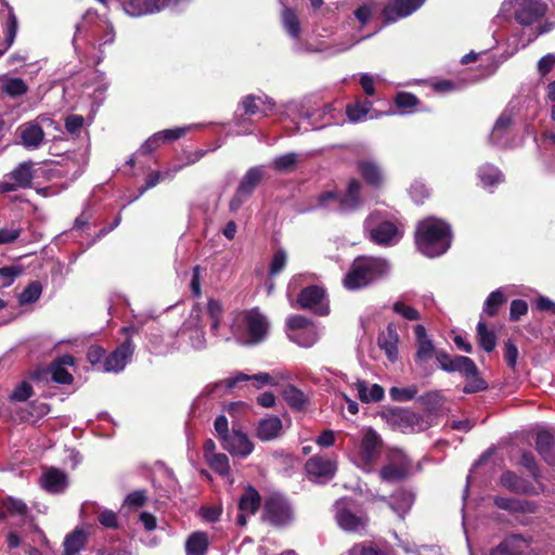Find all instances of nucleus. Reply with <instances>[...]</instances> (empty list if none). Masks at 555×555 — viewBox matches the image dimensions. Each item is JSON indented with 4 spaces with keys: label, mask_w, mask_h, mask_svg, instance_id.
I'll return each mask as SVG.
<instances>
[{
    "label": "nucleus",
    "mask_w": 555,
    "mask_h": 555,
    "mask_svg": "<svg viewBox=\"0 0 555 555\" xmlns=\"http://www.w3.org/2000/svg\"><path fill=\"white\" fill-rule=\"evenodd\" d=\"M414 241L417 249L425 256L439 257L451 246V227L441 219L426 218L417 223Z\"/></svg>",
    "instance_id": "1"
},
{
    "label": "nucleus",
    "mask_w": 555,
    "mask_h": 555,
    "mask_svg": "<svg viewBox=\"0 0 555 555\" xmlns=\"http://www.w3.org/2000/svg\"><path fill=\"white\" fill-rule=\"evenodd\" d=\"M388 266L384 259L359 256L357 257L343 280V285L348 291H358L369 286L380 279L387 272Z\"/></svg>",
    "instance_id": "2"
},
{
    "label": "nucleus",
    "mask_w": 555,
    "mask_h": 555,
    "mask_svg": "<svg viewBox=\"0 0 555 555\" xmlns=\"http://www.w3.org/2000/svg\"><path fill=\"white\" fill-rule=\"evenodd\" d=\"M443 371L448 373L457 372L465 378L466 384L463 387L465 393H476L488 389L489 385L481 376V373L473 359L465 356H455L443 365Z\"/></svg>",
    "instance_id": "3"
},
{
    "label": "nucleus",
    "mask_w": 555,
    "mask_h": 555,
    "mask_svg": "<svg viewBox=\"0 0 555 555\" xmlns=\"http://www.w3.org/2000/svg\"><path fill=\"white\" fill-rule=\"evenodd\" d=\"M263 519L275 527L288 526L294 520L288 500L279 493L269 495L263 504Z\"/></svg>",
    "instance_id": "4"
},
{
    "label": "nucleus",
    "mask_w": 555,
    "mask_h": 555,
    "mask_svg": "<svg viewBox=\"0 0 555 555\" xmlns=\"http://www.w3.org/2000/svg\"><path fill=\"white\" fill-rule=\"evenodd\" d=\"M387 422L401 433H414L425 429L423 417L408 409L392 408L385 413Z\"/></svg>",
    "instance_id": "5"
},
{
    "label": "nucleus",
    "mask_w": 555,
    "mask_h": 555,
    "mask_svg": "<svg viewBox=\"0 0 555 555\" xmlns=\"http://www.w3.org/2000/svg\"><path fill=\"white\" fill-rule=\"evenodd\" d=\"M10 181L0 182V193L14 192L17 189H29L34 180V163L31 160L18 164L10 173L5 176Z\"/></svg>",
    "instance_id": "6"
},
{
    "label": "nucleus",
    "mask_w": 555,
    "mask_h": 555,
    "mask_svg": "<svg viewBox=\"0 0 555 555\" xmlns=\"http://www.w3.org/2000/svg\"><path fill=\"white\" fill-rule=\"evenodd\" d=\"M356 170L364 184L373 191L382 190L386 184V175L382 165L371 158H362L356 162Z\"/></svg>",
    "instance_id": "7"
},
{
    "label": "nucleus",
    "mask_w": 555,
    "mask_h": 555,
    "mask_svg": "<svg viewBox=\"0 0 555 555\" xmlns=\"http://www.w3.org/2000/svg\"><path fill=\"white\" fill-rule=\"evenodd\" d=\"M547 5L542 0H515V20L524 26L532 25L545 15Z\"/></svg>",
    "instance_id": "8"
},
{
    "label": "nucleus",
    "mask_w": 555,
    "mask_h": 555,
    "mask_svg": "<svg viewBox=\"0 0 555 555\" xmlns=\"http://www.w3.org/2000/svg\"><path fill=\"white\" fill-rule=\"evenodd\" d=\"M134 352V345L130 338L118 345L103 361L101 372H120Z\"/></svg>",
    "instance_id": "9"
},
{
    "label": "nucleus",
    "mask_w": 555,
    "mask_h": 555,
    "mask_svg": "<svg viewBox=\"0 0 555 555\" xmlns=\"http://www.w3.org/2000/svg\"><path fill=\"white\" fill-rule=\"evenodd\" d=\"M325 291L318 285H310L302 288L297 297L300 308L312 310L320 315L328 313V306L323 304Z\"/></svg>",
    "instance_id": "10"
},
{
    "label": "nucleus",
    "mask_w": 555,
    "mask_h": 555,
    "mask_svg": "<svg viewBox=\"0 0 555 555\" xmlns=\"http://www.w3.org/2000/svg\"><path fill=\"white\" fill-rule=\"evenodd\" d=\"M244 324L251 344H259L264 340L269 332V323L261 312L257 309L247 311L244 315Z\"/></svg>",
    "instance_id": "11"
},
{
    "label": "nucleus",
    "mask_w": 555,
    "mask_h": 555,
    "mask_svg": "<svg viewBox=\"0 0 555 555\" xmlns=\"http://www.w3.org/2000/svg\"><path fill=\"white\" fill-rule=\"evenodd\" d=\"M426 0H390L383 9V17L387 23H393L406 17L418 10Z\"/></svg>",
    "instance_id": "12"
},
{
    "label": "nucleus",
    "mask_w": 555,
    "mask_h": 555,
    "mask_svg": "<svg viewBox=\"0 0 555 555\" xmlns=\"http://www.w3.org/2000/svg\"><path fill=\"white\" fill-rule=\"evenodd\" d=\"M402 234L392 221H382L370 230L369 240L379 246H391L399 242Z\"/></svg>",
    "instance_id": "13"
},
{
    "label": "nucleus",
    "mask_w": 555,
    "mask_h": 555,
    "mask_svg": "<svg viewBox=\"0 0 555 555\" xmlns=\"http://www.w3.org/2000/svg\"><path fill=\"white\" fill-rule=\"evenodd\" d=\"M363 184L357 178L349 179L345 194L339 198V211H353L363 205L362 199Z\"/></svg>",
    "instance_id": "14"
},
{
    "label": "nucleus",
    "mask_w": 555,
    "mask_h": 555,
    "mask_svg": "<svg viewBox=\"0 0 555 555\" xmlns=\"http://www.w3.org/2000/svg\"><path fill=\"white\" fill-rule=\"evenodd\" d=\"M75 364V358L72 354H63L54 359L48 366L51 379L60 385H70L74 376L67 371V366Z\"/></svg>",
    "instance_id": "15"
},
{
    "label": "nucleus",
    "mask_w": 555,
    "mask_h": 555,
    "mask_svg": "<svg viewBox=\"0 0 555 555\" xmlns=\"http://www.w3.org/2000/svg\"><path fill=\"white\" fill-rule=\"evenodd\" d=\"M335 519L343 530L349 532H360L365 529L367 524L366 517L357 516L341 504L336 506Z\"/></svg>",
    "instance_id": "16"
},
{
    "label": "nucleus",
    "mask_w": 555,
    "mask_h": 555,
    "mask_svg": "<svg viewBox=\"0 0 555 555\" xmlns=\"http://www.w3.org/2000/svg\"><path fill=\"white\" fill-rule=\"evenodd\" d=\"M399 334L393 322L388 323L386 330L377 337L378 347L384 350L387 359L395 362L398 359Z\"/></svg>",
    "instance_id": "17"
},
{
    "label": "nucleus",
    "mask_w": 555,
    "mask_h": 555,
    "mask_svg": "<svg viewBox=\"0 0 555 555\" xmlns=\"http://www.w3.org/2000/svg\"><path fill=\"white\" fill-rule=\"evenodd\" d=\"M222 448L227 451H253L254 443L242 425L234 423L231 433L222 442Z\"/></svg>",
    "instance_id": "18"
},
{
    "label": "nucleus",
    "mask_w": 555,
    "mask_h": 555,
    "mask_svg": "<svg viewBox=\"0 0 555 555\" xmlns=\"http://www.w3.org/2000/svg\"><path fill=\"white\" fill-rule=\"evenodd\" d=\"M40 485L50 493H62L68 486L67 475L55 467L46 468L40 477Z\"/></svg>",
    "instance_id": "19"
},
{
    "label": "nucleus",
    "mask_w": 555,
    "mask_h": 555,
    "mask_svg": "<svg viewBox=\"0 0 555 555\" xmlns=\"http://www.w3.org/2000/svg\"><path fill=\"white\" fill-rule=\"evenodd\" d=\"M307 474L314 478H332L336 464L326 456L317 454L306 463Z\"/></svg>",
    "instance_id": "20"
},
{
    "label": "nucleus",
    "mask_w": 555,
    "mask_h": 555,
    "mask_svg": "<svg viewBox=\"0 0 555 555\" xmlns=\"http://www.w3.org/2000/svg\"><path fill=\"white\" fill-rule=\"evenodd\" d=\"M21 143L27 149H38L44 139V131L40 125L29 121L18 127Z\"/></svg>",
    "instance_id": "21"
},
{
    "label": "nucleus",
    "mask_w": 555,
    "mask_h": 555,
    "mask_svg": "<svg viewBox=\"0 0 555 555\" xmlns=\"http://www.w3.org/2000/svg\"><path fill=\"white\" fill-rule=\"evenodd\" d=\"M414 334L416 339V352L414 356L415 362L428 361L435 353V346L427 337L426 328L422 324H417L414 327Z\"/></svg>",
    "instance_id": "22"
},
{
    "label": "nucleus",
    "mask_w": 555,
    "mask_h": 555,
    "mask_svg": "<svg viewBox=\"0 0 555 555\" xmlns=\"http://www.w3.org/2000/svg\"><path fill=\"white\" fill-rule=\"evenodd\" d=\"M281 396L289 409L294 412L306 411L309 405L308 397L302 390L293 384L285 385L281 391Z\"/></svg>",
    "instance_id": "23"
},
{
    "label": "nucleus",
    "mask_w": 555,
    "mask_h": 555,
    "mask_svg": "<svg viewBox=\"0 0 555 555\" xmlns=\"http://www.w3.org/2000/svg\"><path fill=\"white\" fill-rule=\"evenodd\" d=\"M283 424L279 416H269L259 421L256 436L261 441H270L280 436Z\"/></svg>",
    "instance_id": "24"
},
{
    "label": "nucleus",
    "mask_w": 555,
    "mask_h": 555,
    "mask_svg": "<svg viewBox=\"0 0 555 555\" xmlns=\"http://www.w3.org/2000/svg\"><path fill=\"white\" fill-rule=\"evenodd\" d=\"M263 177L264 172L260 167H251L243 176L236 190H238L240 194H244L245 196L250 197L255 189L262 181Z\"/></svg>",
    "instance_id": "25"
},
{
    "label": "nucleus",
    "mask_w": 555,
    "mask_h": 555,
    "mask_svg": "<svg viewBox=\"0 0 555 555\" xmlns=\"http://www.w3.org/2000/svg\"><path fill=\"white\" fill-rule=\"evenodd\" d=\"M358 397L363 403L379 402L385 396L384 388L378 384H373L369 389L364 380H359L356 384Z\"/></svg>",
    "instance_id": "26"
},
{
    "label": "nucleus",
    "mask_w": 555,
    "mask_h": 555,
    "mask_svg": "<svg viewBox=\"0 0 555 555\" xmlns=\"http://www.w3.org/2000/svg\"><path fill=\"white\" fill-rule=\"evenodd\" d=\"M260 503L261 498L259 492L255 488L248 487L238 501V508L240 512L255 514L258 511Z\"/></svg>",
    "instance_id": "27"
},
{
    "label": "nucleus",
    "mask_w": 555,
    "mask_h": 555,
    "mask_svg": "<svg viewBox=\"0 0 555 555\" xmlns=\"http://www.w3.org/2000/svg\"><path fill=\"white\" fill-rule=\"evenodd\" d=\"M477 341L480 348L488 353L496 347V335L493 331L488 330L483 321H479L477 324Z\"/></svg>",
    "instance_id": "28"
},
{
    "label": "nucleus",
    "mask_w": 555,
    "mask_h": 555,
    "mask_svg": "<svg viewBox=\"0 0 555 555\" xmlns=\"http://www.w3.org/2000/svg\"><path fill=\"white\" fill-rule=\"evenodd\" d=\"M87 542V534L83 530L76 529L73 533L68 534L64 541V554L76 555L85 547Z\"/></svg>",
    "instance_id": "29"
},
{
    "label": "nucleus",
    "mask_w": 555,
    "mask_h": 555,
    "mask_svg": "<svg viewBox=\"0 0 555 555\" xmlns=\"http://www.w3.org/2000/svg\"><path fill=\"white\" fill-rule=\"evenodd\" d=\"M298 164V155L295 152H289L278 156L273 163L272 168L281 173L293 172Z\"/></svg>",
    "instance_id": "30"
},
{
    "label": "nucleus",
    "mask_w": 555,
    "mask_h": 555,
    "mask_svg": "<svg viewBox=\"0 0 555 555\" xmlns=\"http://www.w3.org/2000/svg\"><path fill=\"white\" fill-rule=\"evenodd\" d=\"M500 483L511 492L518 494L527 493L528 485L512 472L504 473L500 478Z\"/></svg>",
    "instance_id": "31"
},
{
    "label": "nucleus",
    "mask_w": 555,
    "mask_h": 555,
    "mask_svg": "<svg viewBox=\"0 0 555 555\" xmlns=\"http://www.w3.org/2000/svg\"><path fill=\"white\" fill-rule=\"evenodd\" d=\"M478 177L483 186H494L504 180L500 169L494 166H483L479 169Z\"/></svg>",
    "instance_id": "32"
},
{
    "label": "nucleus",
    "mask_w": 555,
    "mask_h": 555,
    "mask_svg": "<svg viewBox=\"0 0 555 555\" xmlns=\"http://www.w3.org/2000/svg\"><path fill=\"white\" fill-rule=\"evenodd\" d=\"M289 339L300 347L310 348L319 340L317 326L289 335Z\"/></svg>",
    "instance_id": "33"
},
{
    "label": "nucleus",
    "mask_w": 555,
    "mask_h": 555,
    "mask_svg": "<svg viewBox=\"0 0 555 555\" xmlns=\"http://www.w3.org/2000/svg\"><path fill=\"white\" fill-rule=\"evenodd\" d=\"M7 7H8V21L5 23L4 30H3V34H4L3 44H5V49H10L15 40V37H16L18 22H17V17L14 13L13 8L10 7L9 4H7Z\"/></svg>",
    "instance_id": "34"
},
{
    "label": "nucleus",
    "mask_w": 555,
    "mask_h": 555,
    "mask_svg": "<svg viewBox=\"0 0 555 555\" xmlns=\"http://www.w3.org/2000/svg\"><path fill=\"white\" fill-rule=\"evenodd\" d=\"M282 21L284 28L293 38H298L300 36V23L295 10L292 8H285L282 13Z\"/></svg>",
    "instance_id": "35"
},
{
    "label": "nucleus",
    "mask_w": 555,
    "mask_h": 555,
    "mask_svg": "<svg viewBox=\"0 0 555 555\" xmlns=\"http://www.w3.org/2000/svg\"><path fill=\"white\" fill-rule=\"evenodd\" d=\"M207 537L205 533L196 532L190 535L185 550L189 555H204L207 550Z\"/></svg>",
    "instance_id": "36"
},
{
    "label": "nucleus",
    "mask_w": 555,
    "mask_h": 555,
    "mask_svg": "<svg viewBox=\"0 0 555 555\" xmlns=\"http://www.w3.org/2000/svg\"><path fill=\"white\" fill-rule=\"evenodd\" d=\"M506 300V296L500 289L491 292L485 302L483 312L489 317H495Z\"/></svg>",
    "instance_id": "37"
},
{
    "label": "nucleus",
    "mask_w": 555,
    "mask_h": 555,
    "mask_svg": "<svg viewBox=\"0 0 555 555\" xmlns=\"http://www.w3.org/2000/svg\"><path fill=\"white\" fill-rule=\"evenodd\" d=\"M259 103L266 104L264 101H262L261 98L256 96L254 94H248L242 99L240 102V106L243 109V116H254L257 114H262V116H266L267 113L261 111Z\"/></svg>",
    "instance_id": "38"
},
{
    "label": "nucleus",
    "mask_w": 555,
    "mask_h": 555,
    "mask_svg": "<svg viewBox=\"0 0 555 555\" xmlns=\"http://www.w3.org/2000/svg\"><path fill=\"white\" fill-rule=\"evenodd\" d=\"M209 466L220 475H228L230 470L229 459L225 453H205Z\"/></svg>",
    "instance_id": "39"
},
{
    "label": "nucleus",
    "mask_w": 555,
    "mask_h": 555,
    "mask_svg": "<svg viewBox=\"0 0 555 555\" xmlns=\"http://www.w3.org/2000/svg\"><path fill=\"white\" fill-rule=\"evenodd\" d=\"M42 293V285L39 281L30 282L18 296L20 305L36 302Z\"/></svg>",
    "instance_id": "40"
},
{
    "label": "nucleus",
    "mask_w": 555,
    "mask_h": 555,
    "mask_svg": "<svg viewBox=\"0 0 555 555\" xmlns=\"http://www.w3.org/2000/svg\"><path fill=\"white\" fill-rule=\"evenodd\" d=\"M28 91V86L22 78H9L2 85V92L12 96H21Z\"/></svg>",
    "instance_id": "41"
},
{
    "label": "nucleus",
    "mask_w": 555,
    "mask_h": 555,
    "mask_svg": "<svg viewBox=\"0 0 555 555\" xmlns=\"http://www.w3.org/2000/svg\"><path fill=\"white\" fill-rule=\"evenodd\" d=\"M417 401L424 409L431 413L437 411L442 404V395L438 390L428 391L417 398Z\"/></svg>",
    "instance_id": "42"
},
{
    "label": "nucleus",
    "mask_w": 555,
    "mask_h": 555,
    "mask_svg": "<svg viewBox=\"0 0 555 555\" xmlns=\"http://www.w3.org/2000/svg\"><path fill=\"white\" fill-rule=\"evenodd\" d=\"M167 5V0H143V5L130 4V11L134 14H153Z\"/></svg>",
    "instance_id": "43"
},
{
    "label": "nucleus",
    "mask_w": 555,
    "mask_h": 555,
    "mask_svg": "<svg viewBox=\"0 0 555 555\" xmlns=\"http://www.w3.org/2000/svg\"><path fill=\"white\" fill-rule=\"evenodd\" d=\"M384 446L380 436L373 428H369L361 441V451H377Z\"/></svg>",
    "instance_id": "44"
},
{
    "label": "nucleus",
    "mask_w": 555,
    "mask_h": 555,
    "mask_svg": "<svg viewBox=\"0 0 555 555\" xmlns=\"http://www.w3.org/2000/svg\"><path fill=\"white\" fill-rule=\"evenodd\" d=\"M391 499L395 503H391L390 505L395 511L402 509V512H405L413 504L414 495L406 490L400 489L392 494Z\"/></svg>",
    "instance_id": "45"
},
{
    "label": "nucleus",
    "mask_w": 555,
    "mask_h": 555,
    "mask_svg": "<svg viewBox=\"0 0 555 555\" xmlns=\"http://www.w3.org/2000/svg\"><path fill=\"white\" fill-rule=\"evenodd\" d=\"M418 388L416 385H411L409 387H391L389 390L390 398L393 401L398 402H406L415 398L417 395Z\"/></svg>",
    "instance_id": "46"
},
{
    "label": "nucleus",
    "mask_w": 555,
    "mask_h": 555,
    "mask_svg": "<svg viewBox=\"0 0 555 555\" xmlns=\"http://www.w3.org/2000/svg\"><path fill=\"white\" fill-rule=\"evenodd\" d=\"M518 541H521L519 535H512L493 548L490 555H517L518 550L515 544Z\"/></svg>",
    "instance_id": "47"
},
{
    "label": "nucleus",
    "mask_w": 555,
    "mask_h": 555,
    "mask_svg": "<svg viewBox=\"0 0 555 555\" xmlns=\"http://www.w3.org/2000/svg\"><path fill=\"white\" fill-rule=\"evenodd\" d=\"M393 102L402 111L412 109L420 104V100L415 94L405 91L398 92Z\"/></svg>",
    "instance_id": "48"
},
{
    "label": "nucleus",
    "mask_w": 555,
    "mask_h": 555,
    "mask_svg": "<svg viewBox=\"0 0 555 555\" xmlns=\"http://www.w3.org/2000/svg\"><path fill=\"white\" fill-rule=\"evenodd\" d=\"M555 448V435L547 430H539L535 435V451H550Z\"/></svg>",
    "instance_id": "49"
},
{
    "label": "nucleus",
    "mask_w": 555,
    "mask_h": 555,
    "mask_svg": "<svg viewBox=\"0 0 555 555\" xmlns=\"http://www.w3.org/2000/svg\"><path fill=\"white\" fill-rule=\"evenodd\" d=\"M207 313L211 319V330L217 331L223 314L222 304L218 299L210 298L207 302Z\"/></svg>",
    "instance_id": "50"
},
{
    "label": "nucleus",
    "mask_w": 555,
    "mask_h": 555,
    "mask_svg": "<svg viewBox=\"0 0 555 555\" xmlns=\"http://www.w3.org/2000/svg\"><path fill=\"white\" fill-rule=\"evenodd\" d=\"M494 504L496 507L509 512H524L526 511L525 505L527 502H522L516 499L504 498V496H495Z\"/></svg>",
    "instance_id": "51"
},
{
    "label": "nucleus",
    "mask_w": 555,
    "mask_h": 555,
    "mask_svg": "<svg viewBox=\"0 0 555 555\" xmlns=\"http://www.w3.org/2000/svg\"><path fill=\"white\" fill-rule=\"evenodd\" d=\"M85 125V117L81 115L72 114L64 120L66 131L73 137L78 138Z\"/></svg>",
    "instance_id": "52"
},
{
    "label": "nucleus",
    "mask_w": 555,
    "mask_h": 555,
    "mask_svg": "<svg viewBox=\"0 0 555 555\" xmlns=\"http://www.w3.org/2000/svg\"><path fill=\"white\" fill-rule=\"evenodd\" d=\"M105 358L106 350L99 345H91L87 350L88 362L92 366L96 367L98 371H101Z\"/></svg>",
    "instance_id": "53"
},
{
    "label": "nucleus",
    "mask_w": 555,
    "mask_h": 555,
    "mask_svg": "<svg viewBox=\"0 0 555 555\" xmlns=\"http://www.w3.org/2000/svg\"><path fill=\"white\" fill-rule=\"evenodd\" d=\"M286 326L289 331L300 332L310 328V326L315 325L313 321L307 317L300 314H293L287 319Z\"/></svg>",
    "instance_id": "54"
},
{
    "label": "nucleus",
    "mask_w": 555,
    "mask_h": 555,
    "mask_svg": "<svg viewBox=\"0 0 555 555\" xmlns=\"http://www.w3.org/2000/svg\"><path fill=\"white\" fill-rule=\"evenodd\" d=\"M287 255L283 248L278 249L271 259L269 266V274L270 276H275L279 274L286 266Z\"/></svg>",
    "instance_id": "55"
},
{
    "label": "nucleus",
    "mask_w": 555,
    "mask_h": 555,
    "mask_svg": "<svg viewBox=\"0 0 555 555\" xmlns=\"http://www.w3.org/2000/svg\"><path fill=\"white\" fill-rule=\"evenodd\" d=\"M392 310L409 321H417L421 319L420 312L412 306L405 305L403 301H396Z\"/></svg>",
    "instance_id": "56"
},
{
    "label": "nucleus",
    "mask_w": 555,
    "mask_h": 555,
    "mask_svg": "<svg viewBox=\"0 0 555 555\" xmlns=\"http://www.w3.org/2000/svg\"><path fill=\"white\" fill-rule=\"evenodd\" d=\"M518 356H519V351H518L517 346L511 339H507L504 343L503 358H504L506 365L509 369L515 370V367L517 365Z\"/></svg>",
    "instance_id": "57"
},
{
    "label": "nucleus",
    "mask_w": 555,
    "mask_h": 555,
    "mask_svg": "<svg viewBox=\"0 0 555 555\" xmlns=\"http://www.w3.org/2000/svg\"><path fill=\"white\" fill-rule=\"evenodd\" d=\"M528 312V304L524 299H514L509 307V320L517 322L520 318Z\"/></svg>",
    "instance_id": "58"
},
{
    "label": "nucleus",
    "mask_w": 555,
    "mask_h": 555,
    "mask_svg": "<svg viewBox=\"0 0 555 555\" xmlns=\"http://www.w3.org/2000/svg\"><path fill=\"white\" fill-rule=\"evenodd\" d=\"M346 115L351 122H358L364 119L367 114L365 108H362V105H360V100H358L353 103L347 104Z\"/></svg>",
    "instance_id": "59"
},
{
    "label": "nucleus",
    "mask_w": 555,
    "mask_h": 555,
    "mask_svg": "<svg viewBox=\"0 0 555 555\" xmlns=\"http://www.w3.org/2000/svg\"><path fill=\"white\" fill-rule=\"evenodd\" d=\"M188 130V127H176L172 129H165L163 131H158L157 135H159L160 140H163V143L173 142L184 137Z\"/></svg>",
    "instance_id": "60"
},
{
    "label": "nucleus",
    "mask_w": 555,
    "mask_h": 555,
    "mask_svg": "<svg viewBox=\"0 0 555 555\" xmlns=\"http://www.w3.org/2000/svg\"><path fill=\"white\" fill-rule=\"evenodd\" d=\"M513 124V117L512 114L508 112H503L499 118L496 119L494 126H493V134H500L502 135L505 133L509 127Z\"/></svg>",
    "instance_id": "61"
},
{
    "label": "nucleus",
    "mask_w": 555,
    "mask_h": 555,
    "mask_svg": "<svg viewBox=\"0 0 555 555\" xmlns=\"http://www.w3.org/2000/svg\"><path fill=\"white\" fill-rule=\"evenodd\" d=\"M33 396V387L28 382H22L12 392L11 399L14 401H26Z\"/></svg>",
    "instance_id": "62"
},
{
    "label": "nucleus",
    "mask_w": 555,
    "mask_h": 555,
    "mask_svg": "<svg viewBox=\"0 0 555 555\" xmlns=\"http://www.w3.org/2000/svg\"><path fill=\"white\" fill-rule=\"evenodd\" d=\"M99 522L108 529H116L118 528V521H117V515L115 512L111 509H102L99 512L98 515Z\"/></svg>",
    "instance_id": "63"
},
{
    "label": "nucleus",
    "mask_w": 555,
    "mask_h": 555,
    "mask_svg": "<svg viewBox=\"0 0 555 555\" xmlns=\"http://www.w3.org/2000/svg\"><path fill=\"white\" fill-rule=\"evenodd\" d=\"M214 427L217 434V437L221 442L229 436L231 430L229 429V422L224 415H218L214 422Z\"/></svg>",
    "instance_id": "64"
}]
</instances>
